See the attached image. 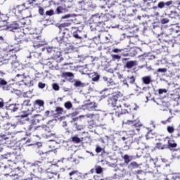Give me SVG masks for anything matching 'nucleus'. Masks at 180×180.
Wrapping results in <instances>:
<instances>
[{
    "label": "nucleus",
    "mask_w": 180,
    "mask_h": 180,
    "mask_svg": "<svg viewBox=\"0 0 180 180\" xmlns=\"http://www.w3.org/2000/svg\"><path fill=\"white\" fill-rule=\"evenodd\" d=\"M15 37L20 39L22 41H29L32 40L33 43V46L34 49H39V47H43L46 42L41 37V36L38 35L37 34H31L26 32V30L20 29V31L15 33Z\"/></svg>",
    "instance_id": "1"
},
{
    "label": "nucleus",
    "mask_w": 180,
    "mask_h": 180,
    "mask_svg": "<svg viewBox=\"0 0 180 180\" xmlns=\"http://www.w3.org/2000/svg\"><path fill=\"white\" fill-rule=\"evenodd\" d=\"M123 101H124V96H123L120 91L112 93V96L108 98V105L115 108V116H117V117H120L122 115L128 113L127 109L122 108V103H120V102H123Z\"/></svg>",
    "instance_id": "2"
},
{
    "label": "nucleus",
    "mask_w": 180,
    "mask_h": 180,
    "mask_svg": "<svg viewBox=\"0 0 180 180\" xmlns=\"http://www.w3.org/2000/svg\"><path fill=\"white\" fill-rule=\"evenodd\" d=\"M123 124H129V126H131L128 131L130 136H136L139 134V133H140V129L143 127V124H141L139 120H128L127 122H123Z\"/></svg>",
    "instance_id": "3"
},
{
    "label": "nucleus",
    "mask_w": 180,
    "mask_h": 180,
    "mask_svg": "<svg viewBox=\"0 0 180 180\" xmlns=\"http://www.w3.org/2000/svg\"><path fill=\"white\" fill-rule=\"evenodd\" d=\"M97 25L95 27H94V25H91L90 29L91 30H97V32H103L105 30V27H102L100 28L101 25H105V22H108V18H106V14L101 15L100 16L95 15L94 17V20H98Z\"/></svg>",
    "instance_id": "4"
},
{
    "label": "nucleus",
    "mask_w": 180,
    "mask_h": 180,
    "mask_svg": "<svg viewBox=\"0 0 180 180\" xmlns=\"http://www.w3.org/2000/svg\"><path fill=\"white\" fill-rule=\"evenodd\" d=\"M25 25L26 22H25V18H22L20 20H18V21L13 22L11 24L9 25L8 29L11 32H13L15 30L20 29V27L25 26Z\"/></svg>",
    "instance_id": "5"
},
{
    "label": "nucleus",
    "mask_w": 180,
    "mask_h": 180,
    "mask_svg": "<svg viewBox=\"0 0 180 180\" xmlns=\"http://www.w3.org/2000/svg\"><path fill=\"white\" fill-rule=\"evenodd\" d=\"M18 50L15 49H11L6 52V54L4 55V60H6L7 61H10L11 64H14V63L16 61V53Z\"/></svg>",
    "instance_id": "6"
},
{
    "label": "nucleus",
    "mask_w": 180,
    "mask_h": 180,
    "mask_svg": "<svg viewBox=\"0 0 180 180\" xmlns=\"http://www.w3.org/2000/svg\"><path fill=\"white\" fill-rule=\"evenodd\" d=\"M27 9L26 6H25V4L22 5H18L15 6L14 8H13V13L18 18H20L22 16V12L23 11H25Z\"/></svg>",
    "instance_id": "7"
},
{
    "label": "nucleus",
    "mask_w": 180,
    "mask_h": 180,
    "mask_svg": "<svg viewBox=\"0 0 180 180\" xmlns=\"http://www.w3.org/2000/svg\"><path fill=\"white\" fill-rule=\"evenodd\" d=\"M164 141H167V148H176V147H178V143L175 142V141L172 139H171L169 136H166L164 139Z\"/></svg>",
    "instance_id": "8"
},
{
    "label": "nucleus",
    "mask_w": 180,
    "mask_h": 180,
    "mask_svg": "<svg viewBox=\"0 0 180 180\" xmlns=\"http://www.w3.org/2000/svg\"><path fill=\"white\" fill-rule=\"evenodd\" d=\"M86 109L89 112H94V110H98V104L95 102H90L84 105Z\"/></svg>",
    "instance_id": "9"
},
{
    "label": "nucleus",
    "mask_w": 180,
    "mask_h": 180,
    "mask_svg": "<svg viewBox=\"0 0 180 180\" xmlns=\"http://www.w3.org/2000/svg\"><path fill=\"white\" fill-rule=\"evenodd\" d=\"M135 175H136V178L139 180H146V175L147 174L146 172L139 169L135 172Z\"/></svg>",
    "instance_id": "10"
},
{
    "label": "nucleus",
    "mask_w": 180,
    "mask_h": 180,
    "mask_svg": "<svg viewBox=\"0 0 180 180\" xmlns=\"http://www.w3.org/2000/svg\"><path fill=\"white\" fill-rule=\"evenodd\" d=\"M123 82L124 85H127V86H129V84H134V82H136V77H134V76H128L123 80Z\"/></svg>",
    "instance_id": "11"
},
{
    "label": "nucleus",
    "mask_w": 180,
    "mask_h": 180,
    "mask_svg": "<svg viewBox=\"0 0 180 180\" xmlns=\"http://www.w3.org/2000/svg\"><path fill=\"white\" fill-rule=\"evenodd\" d=\"M39 126H37V124L36 123V120H31V124L28 127V130L29 131H36V130H37V129H39Z\"/></svg>",
    "instance_id": "12"
},
{
    "label": "nucleus",
    "mask_w": 180,
    "mask_h": 180,
    "mask_svg": "<svg viewBox=\"0 0 180 180\" xmlns=\"http://www.w3.org/2000/svg\"><path fill=\"white\" fill-rule=\"evenodd\" d=\"M70 179L77 180L78 176H79V173L78 170H73L69 173Z\"/></svg>",
    "instance_id": "13"
},
{
    "label": "nucleus",
    "mask_w": 180,
    "mask_h": 180,
    "mask_svg": "<svg viewBox=\"0 0 180 180\" xmlns=\"http://www.w3.org/2000/svg\"><path fill=\"white\" fill-rule=\"evenodd\" d=\"M136 65H137V62H136V60H130L127 62L125 68L130 70V68H133V67H136Z\"/></svg>",
    "instance_id": "14"
},
{
    "label": "nucleus",
    "mask_w": 180,
    "mask_h": 180,
    "mask_svg": "<svg viewBox=\"0 0 180 180\" xmlns=\"http://www.w3.org/2000/svg\"><path fill=\"white\" fill-rule=\"evenodd\" d=\"M0 168H6V169L11 171V166L6 165V160L4 158H0Z\"/></svg>",
    "instance_id": "15"
},
{
    "label": "nucleus",
    "mask_w": 180,
    "mask_h": 180,
    "mask_svg": "<svg viewBox=\"0 0 180 180\" xmlns=\"http://www.w3.org/2000/svg\"><path fill=\"white\" fill-rule=\"evenodd\" d=\"M67 12V8L63 7V6H59L56 10V15H60V13H65Z\"/></svg>",
    "instance_id": "16"
},
{
    "label": "nucleus",
    "mask_w": 180,
    "mask_h": 180,
    "mask_svg": "<svg viewBox=\"0 0 180 180\" xmlns=\"http://www.w3.org/2000/svg\"><path fill=\"white\" fill-rule=\"evenodd\" d=\"M142 82L145 84V85H150L151 84L152 80H151V76H145L142 77Z\"/></svg>",
    "instance_id": "17"
},
{
    "label": "nucleus",
    "mask_w": 180,
    "mask_h": 180,
    "mask_svg": "<svg viewBox=\"0 0 180 180\" xmlns=\"http://www.w3.org/2000/svg\"><path fill=\"white\" fill-rule=\"evenodd\" d=\"M18 106H19V105L11 104L8 105L7 109H8V110H9L11 112H16L18 110V109H19V108Z\"/></svg>",
    "instance_id": "18"
},
{
    "label": "nucleus",
    "mask_w": 180,
    "mask_h": 180,
    "mask_svg": "<svg viewBox=\"0 0 180 180\" xmlns=\"http://www.w3.org/2000/svg\"><path fill=\"white\" fill-rule=\"evenodd\" d=\"M55 112V115L61 116V115L64 113V108L61 107H56Z\"/></svg>",
    "instance_id": "19"
},
{
    "label": "nucleus",
    "mask_w": 180,
    "mask_h": 180,
    "mask_svg": "<svg viewBox=\"0 0 180 180\" xmlns=\"http://www.w3.org/2000/svg\"><path fill=\"white\" fill-rule=\"evenodd\" d=\"M58 174L54 172H48L47 173V178L46 180H56L54 176H57Z\"/></svg>",
    "instance_id": "20"
},
{
    "label": "nucleus",
    "mask_w": 180,
    "mask_h": 180,
    "mask_svg": "<svg viewBox=\"0 0 180 180\" xmlns=\"http://www.w3.org/2000/svg\"><path fill=\"white\" fill-rule=\"evenodd\" d=\"M99 78H101V75H99L98 73L94 72L91 74V79L94 82H98L99 81Z\"/></svg>",
    "instance_id": "21"
},
{
    "label": "nucleus",
    "mask_w": 180,
    "mask_h": 180,
    "mask_svg": "<svg viewBox=\"0 0 180 180\" xmlns=\"http://www.w3.org/2000/svg\"><path fill=\"white\" fill-rule=\"evenodd\" d=\"M70 141L75 143V144H79V143L81 142V139H79L77 136H75L70 138Z\"/></svg>",
    "instance_id": "22"
},
{
    "label": "nucleus",
    "mask_w": 180,
    "mask_h": 180,
    "mask_svg": "<svg viewBox=\"0 0 180 180\" xmlns=\"http://www.w3.org/2000/svg\"><path fill=\"white\" fill-rule=\"evenodd\" d=\"M171 99H172V101H174V102H179L180 95L178 94H172Z\"/></svg>",
    "instance_id": "23"
},
{
    "label": "nucleus",
    "mask_w": 180,
    "mask_h": 180,
    "mask_svg": "<svg viewBox=\"0 0 180 180\" xmlns=\"http://www.w3.org/2000/svg\"><path fill=\"white\" fill-rule=\"evenodd\" d=\"M155 147L156 148H158V150H165V148H167V144H162V143H157Z\"/></svg>",
    "instance_id": "24"
},
{
    "label": "nucleus",
    "mask_w": 180,
    "mask_h": 180,
    "mask_svg": "<svg viewBox=\"0 0 180 180\" xmlns=\"http://www.w3.org/2000/svg\"><path fill=\"white\" fill-rule=\"evenodd\" d=\"M61 76L63 78H67V77H74V74H72V72H65L62 73Z\"/></svg>",
    "instance_id": "25"
},
{
    "label": "nucleus",
    "mask_w": 180,
    "mask_h": 180,
    "mask_svg": "<svg viewBox=\"0 0 180 180\" xmlns=\"http://www.w3.org/2000/svg\"><path fill=\"white\" fill-rule=\"evenodd\" d=\"M78 33H81V31L77 30V31L74 32L73 37H75V39H77L78 40H81V39H82V37L79 36V34Z\"/></svg>",
    "instance_id": "26"
},
{
    "label": "nucleus",
    "mask_w": 180,
    "mask_h": 180,
    "mask_svg": "<svg viewBox=\"0 0 180 180\" xmlns=\"http://www.w3.org/2000/svg\"><path fill=\"white\" fill-rule=\"evenodd\" d=\"M65 109L70 110L72 108V103L70 101H67L64 103Z\"/></svg>",
    "instance_id": "27"
},
{
    "label": "nucleus",
    "mask_w": 180,
    "mask_h": 180,
    "mask_svg": "<svg viewBox=\"0 0 180 180\" xmlns=\"http://www.w3.org/2000/svg\"><path fill=\"white\" fill-rule=\"evenodd\" d=\"M123 160L125 164H129V162L131 161V159H130V156H129V155H124L123 157Z\"/></svg>",
    "instance_id": "28"
},
{
    "label": "nucleus",
    "mask_w": 180,
    "mask_h": 180,
    "mask_svg": "<svg viewBox=\"0 0 180 180\" xmlns=\"http://www.w3.org/2000/svg\"><path fill=\"white\" fill-rule=\"evenodd\" d=\"M11 171H9V169H6V167L4 168V175H11V173L13 171V169H15V168L12 169L10 167Z\"/></svg>",
    "instance_id": "29"
},
{
    "label": "nucleus",
    "mask_w": 180,
    "mask_h": 180,
    "mask_svg": "<svg viewBox=\"0 0 180 180\" xmlns=\"http://www.w3.org/2000/svg\"><path fill=\"white\" fill-rule=\"evenodd\" d=\"M126 101H127V98H124V100L122 101H120L121 105H123L124 108H130V104L126 103Z\"/></svg>",
    "instance_id": "30"
},
{
    "label": "nucleus",
    "mask_w": 180,
    "mask_h": 180,
    "mask_svg": "<svg viewBox=\"0 0 180 180\" xmlns=\"http://www.w3.org/2000/svg\"><path fill=\"white\" fill-rule=\"evenodd\" d=\"M143 1L144 5H146V6H148V8L151 6V5L153 4V0H143Z\"/></svg>",
    "instance_id": "31"
},
{
    "label": "nucleus",
    "mask_w": 180,
    "mask_h": 180,
    "mask_svg": "<svg viewBox=\"0 0 180 180\" xmlns=\"http://www.w3.org/2000/svg\"><path fill=\"white\" fill-rule=\"evenodd\" d=\"M174 117L173 116L169 117L166 120L161 121L162 124H167V123H171V120Z\"/></svg>",
    "instance_id": "32"
},
{
    "label": "nucleus",
    "mask_w": 180,
    "mask_h": 180,
    "mask_svg": "<svg viewBox=\"0 0 180 180\" xmlns=\"http://www.w3.org/2000/svg\"><path fill=\"white\" fill-rule=\"evenodd\" d=\"M167 131L169 133V134H172V133L175 131V128L173 126H167Z\"/></svg>",
    "instance_id": "33"
},
{
    "label": "nucleus",
    "mask_w": 180,
    "mask_h": 180,
    "mask_svg": "<svg viewBox=\"0 0 180 180\" xmlns=\"http://www.w3.org/2000/svg\"><path fill=\"white\" fill-rule=\"evenodd\" d=\"M95 171L97 174H102V172H103V169H102V167H101V166H96Z\"/></svg>",
    "instance_id": "34"
},
{
    "label": "nucleus",
    "mask_w": 180,
    "mask_h": 180,
    "mask_svg": "<svg viewBox=\"0 0 180 180\" xmlns=\"http://www.w3.org/2000/svg\"><path fill=\"white\" fill-rule=\"evenodd\" d=\"M34 103L40 107L44 106V101L43 100H36Z\"/></svg>",
    "instance_id": "35"
},
{
    "label": "nucleus",
    "mask_w": 180,
    "mask_h": 180,
    "mask_svg": "<svg viewBox=\"0 0 180 180\" xmlns=\"http://www.w3.org/2000/svg\"><path fill=\"white\" fill-rule=\"evenodd\" d=\"M75 86H80V88H84V86H85V84L81 82V81H76L75 82Z\"/></svg>",
    "instance_id": "36"
},
{
    "label": "nucleus",
    "mask_w": 180,
    "mask_h": 180,
    "mask_svg": "<svg viewBox=\"0 0 180 180\" xmlns=\"http://www.w3.org/2000/svg\"><path fill=\"white\" fill-rule=\"evenodd\" d=\"M158 95H164V94H167V92H168V90H167L166 89H159L158 90Z\"/></svg>",
    "instance_id": "37"
},
{
    "label": "nucleus",
    "mask_w": 180,
    "mask_h": 180,
    "mask_svg": "<svg viewBox=\"0 0 180 180\" xmlns=\"http://www.w3.org/2000/svg\"><path fill=\"white\" fill-rule=\"evenodd\" d=\"M53 15H54V11L53 9L46 11V16H53Z\"/></svg>",
    "instance_id": "38"
},
{
    "label": "nucleus",
    "mask_w": 180,
    "mask_h": 180,
    "mask_svg": "<svg viewBox=\"0 0 180 180\" xmlns=\"http://www.w3.org/2000/svg\"><path fill=\"white\" fill-rule=\"evenodd\" d=\"M52 86H53V89H54V91L60 90V86H58V84L57 83L53 84Z\"/></svg>",
    "instance_id": "39"
},
{
    "label": "nucleus",
    "mask_w": 180,
    "mask_h": 180,
    "mask_svg": "<svg viewBox=\"0 0 180 180\" xmlns=\"http://www.w3.org/2000/svg\"><path fill=\"white\" fill-rule=\"evenodd\" d=\"M165 6V3H164L163 1H160L158 4V8H160V9H162V8H164Z\"/></svg>",
    "instance_id": "40"
},
{
    "label": "nucleus",
    "mask_w": 180,
    "mask_h": 180,
    "mask_svg": "<svg viewBox=\"0 0 180 180\" xmlns=\"http://www.w3.org/2000/svg\"><path fill=\"white\" fill-rule=\"evenodd\" d=\"M0 85L1 86L8 85V82L2 78H0Z\"/></svg>",
    "instance_id": "41"
},
{
    "label": "nucleus",
    "mask_w": 180,
    "mask_h": 180,
    "mask_svg": "<svg viewBox=\"0 0 180 180\" xmlns=\"http://www.w3.org/2000/svg\"><path fill=\"white\" fill-rule=\"evenodd\" d=\"M169 22V20L168 18H163L160 20V23L162 25H165L166 23H168Z\"/></svg>",
    "instance_id": "42"
},
{
    "label": "nucleus",
    "mask_w": 180,
    "mask_h": 180,
    "mask_svg": "<svg viewBox=\"0 0 180 180\" xmlns=\"http://www.w3.org/2000/svg\"><path fill=\"white\" fill-rule=\"evenodd\" d=\"M38 86L40 88V89H43L44 88H46V84L40 82L38 83Z\"/></svg>",
    "instance_id": "43"
},
{
    "label": "nucleus",
    "mask_w": 180,
    "mask_h": 180,
    "mask_svg": "<svg viewBox=\"0 0 180 180\" xmlns=\"http://www.w3.org/2000/svg\"><path fill=\"white\" fill-rule=\"evenodd\" d=\"M39 13L41 15V16H43L44 15V8H43L41 6L39 7Z\"/></svg>",
    "instance_id": "44"
},
{
    "label": "nucleus",
    "mask_w": 180,
    "mask_h": 180,
    "mask_svg": "<svg viewBox=\"0 0 180 180\" xmlns=\"http://www.w3.org/2000/svg\"><path fill=\"white\" fill-rule=\"evenodd\" d=\"M130 166L132 167V168H137L139 167V164L136 162H132L130 163Z\"/></svg>",
    "instance_id": "45"
},
{
    "label": "nucleus",
    "mask_w": 180,
    "mask_h": 180,
    "mask_svg": "<svg viewBox=\"0 0 180 180\" xmlns=\"http://www.w3.org/2000/svg\"><path fill=\"white\" fill-rule=\"evenodd\" d=\"M0 27H6V20L0 21Z\"/></svg>",
    "instance_id": "46"
},
{
    "label": "nucleus",
    "mask_w": 180,
    "mask_h": 180,
    "mask_svg": "<svg viewBox=\"0 0 180 180\" xmlns=\"http://www.w3.org/2000/svg\"><path fill=\"white\" fill-rule=\"evenodd\" d=\"M94 116H95L94 114H86V115H84V117H86L87 119H92V117H94Z\"/></svg>",
    "instance_id": "47"
},
{
    "label": "nucleus",
    "mask_w": 180,
    "mask_h": 180,
    "mask_svg": "<svg viewBox=\"0 0 180 180\" xmlns=\"http://www.w3.org/2000/svg\"><path fill=\"white\" fill-rule=\"evenodd\" d=\"M157 72H167V68H159L157 70Z\"/></svg>",
    "instance_id": "48"
},
{
    "label": "nucleus",
    "mask_w": 180,
    "mask_h": 180,
    "mask_svg": "<svg viewBox=\"0 0 180 180\" xmlns=\"http://www.w3.org/2000/svg\"><path fill=\"white\" fill-rule=\"evenodd\" d=\"M112 60H120L121 57L119 55H112Z\"/></svg>",
    "instance_id": "49"
},
{
    "label": "nucleus",
    "mask_w": 180,
    "mask_h": 180,
    "mask_svg": "<svg viewBox=\"0 0 180 180\" xmlns=\"http://www.w3.org/2000/svg\"><path fill=\"white\" fill-rule=\"evenodd\" d=\"M11 124L7 123L6 124H4V127L5 130H9L10 127H11Z\"/></svg>",
    "instance_id": "50"
},
{
    "label": "nucleus",
    "mask_w": 180,
    "mask_h": 180,
    "mask_svg": "<svg viewBox=\"0 0 180 180\" xmlns=\"http://www.w3.org/2000/svg\"><path fill=\"white\" fill-rule=\"evenodd\" d=\"M172 4H174V1H167L166 3H165V6H171V5H172Z\"/></svg>",
    "instance_id": "51"
},
{
    "label": "nucleus",
    "mask_w": 180,
    "mask_h": 180,
    "mask_svg": "<svg viewBox=\"0 0 180 180\" xmlns=\"http://www.w3.org/2000/svg\"><path fill=\"white\" fill-rule=\"evenodd\" d=\"M96 153H102V148H101L100 146H96Z\"/></svg>",
    "instance_id": "52"
},
{
    "label": "nucleus",
    "mask_w": 180,
    "mask_h": 180,
    "mask_svg": "<svg viewBox=\"0 0 180 180\" xmlns=\"http://www.w3.org/2000/svg\"><path fill=\"white\" fill-rule=\"evenodd\" d=\"M58 58H60L59 60H58V63H61V61L64 60V58L61 57V53H59V55L58 56Z\"/></svg>",
    "instance_id": "53"
},
{
    "label": "nucleus",
    "mask_w": 180,
    "mask_h": 180,
    "mask_svg": "<svg viewBox=\"0 0 180 180\" xmlns=\"http://www.w3.org/2000/svg\"><path fill=\"white\" fill-rule=\"evenodd\" d=\"M172 179L174 180H180V176L179 175H174L172 176Z\"/></svg>",
    "instance_id": "54"
},
{
    "label": "nucleus",
    "mask_w": 180,
    "mask_h": 180,
    "mask_svg": "<svg viewBox=\"0 0 180 180\" xmlns=\"http://www.w3.org/2000/svg\"><path fill=\"white\" fill-rule=\"evenodd\" d=\"M176 158H180V150H176V153H175Z\"/></svg>",
    "instance_id": "55"
},
{
    "label": "nucleus",
    "mask_w": 180,
    "mask_h": 180,
    "mask_svg": "<svg viewBox=\"0 0 180 180\" xmlns=\"http://www.w3.org/2000/svg\"><path fill=\"white\" fill-rule=\"evenodd\" d=\"M35 165H37L38 167H41L43 165V162H41L40 161H37L35 162Z\"/></svg>",
    "instance_id": "56"
},
{
    "label": "nucleus",
    "mask_w": 180,
    "mask_h": 180,
    "mask_svg": "<svg viewBox=\"0 0 180 180\" xmlns=\"http://www.w3.org/2000/svg\"><path fill=\"white\" fill-rule=\"evenodd\" d=\"M27 1L30 5H33V4L36 2V0H27Z\"/></svg>",
    "instance_id": "57"
},
{
    "label": "nucleus",
    "mask_w": 180,
    "mask_h": 180,
    "mask_svg": "<svg viewBox=\"0 0 180 180\" xmlns=\"http://www.w3.org/2000/svg\"><path fill=\"white\" fill-rule=\"evenodd\" d=\"M23 103L24 105L29 106V103H30V100H25Z\"/></svg>",
    "instance_id": "58"
},
{
    "label": "nucleus",
    "mask_w": 180,
    "mask_h": 180,
    "mask_svg": "<svg viewBox=\"0 0 180 180\" xmlns=\"http://www.w3.org/2000/svg\"><path fill=\"white\" fill-rule=\"evenodd\" d=\"M120 51H122V50L118 49H112V52H113V53H119V52H120Z\"/></svg>",
    "instance_id": "59"
},
{
    "label": "nucleus",
    "mask_w": 180,
    "mask_h": 180,
    "mask_svg": "<svg viewBox=\"0 0 180 180\" xmlns=\"http://www.w3.org/2000/svg\"><path fill=\"white\" fill-rule=\"evenodd\" d=\"M150 163L153 164V165H155V160H154V159L150 158Z\"/></svg>",
    "instance_id": "60"
},
{
    "label": "nucleus",
    "mask_w": 180,
    "mask_h": 180,
    "mask_svg": "<svg viewBox=\"0 0 180 180\" xmlns=\"http://www.w3.org/2000/svg\"><path fill=\"white\" fill-rule=\"evenodd\" d=\"M65 65H70V63H65L62 65V70H65V68H64V66Z\"/></svg>",
    "instance_id": "61"
},
{
    "label": "nucleus",
    "mask_w": 180,
    "mask_h": 180,
    "mask_svg": "<svg viewBox=\"0 0 180 180\" xmlns=\"http://www.w3.org/2000/svg\"><path fill=\"white\" fill-rule=\"evenodd\" d=\"M1 137L2 139H4V140H8V137H6V135H5V134L1 135Z\"/></svg>",
    "instance_id": "62"
},
{
    "label": "nucleus",
    "mask_w": 180,
    "mask_h": 180,
    "mask_svg": "<svg viewBox=\"0 0 180 180\" xmlns=\"http://www.w3.org/2000/svg\"><path fill=\"white\" fill-rule=\"evenodd\" d=\"M4 101H0V109L4 108Z\"/></svg>",
    "instance_id": "63"
},
{
    "label": "nucleus",
    "mask_w": 180,
    "mask_h": 180,
    "mask_svg": "<svg viewBox=\"0 0 180 180\" xmlns=\"http://www.w3.org/2000/svg\"><path fill=\"white\" fill-rule=\"evenodd\" d=\"M28 116H29V114L28 113H25L24 115H22L21 117H27Z\"/></svg>",
    "instance_id": "64"
}]
</instances>
